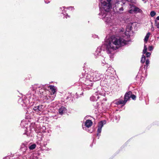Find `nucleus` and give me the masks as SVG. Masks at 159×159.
Wrapping results in <instances>:
<instances>
[{"mask_svg":"<svg viewBox=\"0 0 159 159\" xmlns=\"http://www.w3.org/2000/svg\"><path fill=\"white\" fill-rule=\"evenodd\" d=\"M72 8V7H70L69 8L70 9V8Z\"/></svg>","mask_w":159,"mask_h":159,"instance_id":"nucleus-34","label":"nucleus"},{"mask_svg":"<svg viewBox=\"0 0 159 159\" xmlns=\"http://www.w3.org/2000/svg\"><path fill=\"white\" fill-rule=\"evenodd\" d=\"M45 86V89L44 90L46 89L47 87L48 88H50V89L49 91V92L51 95L54 94L57 91V88L56 87L52 85H50L48 86V85H46Z\"/></svg>","mask_w":159,"mask_h":159,"instance_id":"nucleus-7","label":"nucleus"},{"mask_svg":"<svg viewBox=\"0 0 159 159\" xmlns=\"http://www.w3.org/2000/svg\"><path fill=\"white\" fill-rule=\"evenodd\" d=\"M146 53V56L147 57H149L151 54V53L149 52H147Z\"/></svg>","mask_w":159,"mask_h":159,"instance_id":"nucleus-24","label":"nucleus"},{"mask_svg":"<svg viewBox=\"0 0 159 159\" xmlns=\"http://www.w3.org/2000/svg\"><path fill=\"white\" fill-rule=\"evenodd\" d=\"M83 129H84V127H83Z\"/></svg>","mask_w":159,"mask_h":159,"instance_id":"nucleus-38","label":"nucleus"},{"mask_svg":"<svg viewBox=\"0 0 159 159\" xmlns=\"http://www.w3.org/2000/svg\"><path fill=\"white\" fill-rule=\"evenodd\" d=\"M36 147V144H33L30 146L29 147V148L30 150H33Z\"/></svg>","mask_w":159,"mask_h":159,"instance_id":"nucleus-17","label":"nucleus"},{"mask_svg":"<svg viewBox=\"0 0 159 159\" xmlns=\"http://www.w3.org/2000/svg\"><path fill=\"white\" fill-rule=\"evenodd\" d=\"M149 61L148 59H147L145 62L146 64L147 65H148L149 64Z\"/></svg>","mask_w":159,"mask_h":159,"instance_id":"nucleus-26","label":"nucleus"},{"mask_svg":"<svg viewBox=\"0 0 159 159\" xmlns=\"http://www.w3.org/2000/svg\"><path fill=\"white\" fill-rule=\"evenodd\" d=\"M103 99H105V101H106V100H107V99H106V98H105V99L103 98Z\"/></svg>","mask_w":159,"mask_h":159,"instance_id":"nucleus-36","label":"nucleus"},{"mask_svg":"<svg viewBox=\"0 0 159 159\" xmlns=\"http://www.w3.org/2000/svg\"><path fill=\"white\" fill-rule=\"evenodd\" d=\"M61 8L62 9V7H61Z\"/></svg>","mask_w":159,"mask_h":159,"instance_id":"nucleus-39","label":"nucleus"},{"mask_svg":"<svg viewBox=\"0 0 159 159\" xmlns=\"http://www.w3.org/2000/svg\"><path fill=\"white\" fill-rule=\"evenodd\" d=\"M129 41L125 40L122 38H116L112 36L106 41L104 44L107 53L110 58H113L115 50L121 46L128 43Z\"/></svg>","mask_w":159,"mask_h":159,"instance_id":"nucleus-2","label":"nucleus"},{"mask_svg":"<svg viewBox=\"0 0 159 159\" xmlns=\"http://www.w3.org/2000/svg\"><path fill=\"white\" fill-rule=\"evenodd\" d=\"M101 52V48L99 47L98 48L97 50L96 51L95 54L96 55L97 54L98 55H99V54Z\"/></svg>","mask_w":159,"mask_h":159,"instance_id":"nucleus-14","label":"nucleus"},{"mask_svg":"<svg viewBox=\"0 0 159 159\" xmlns=\"http://www.w3.org/2000/svg\"><path fill=\"white\" fill-rule=\"evenodd\" d=\"M143 1H144V3H145L146 2V1H145V0H142Z\"/></svg>","mask_w":159,"mask_h":159,"instance_id":"nucleus-33","label":"nucleus"},{"mask_svg":"<svg viewBox=\"0 0 159 159\" xmlns=\"http://www.w3.org/2000/svg\"><path fill=\"white\" fill-rule=\"evenodd\" d=\"M126 101H125V100H119L117 102V104L118 105L119 104H123L124 105L125 104Z\"/></svg>","mask_w":159,"mask_h":159,"instance_id":"nucleus-13","label":"nucleus"},{"mask_svg":"<svg viewBox=\"0 0 159 159\" xmlns=\"http://www.w3.org/2000/svg\"><path fill=\"white\" fill-rule=\"evenodd\" d=\"M130 6V9L129 11V13H133L134 12V13H142V11L136 6L131 5Z\"/></svg>","mask_w":159,"mask_h":159,"instance_id":"nucleus-5","label":"nucleus"},{"mask_svg":"<svg viewBox=\"0 0 159 159\" xmlns=\"http://www.w3.org/2000/svg\"><path fill=\"white\" fill-rule=\"evenodd\" d=\"M131 94V92L130 91L126 93L124 99L125 101H127L130 98Z\"/></svg>","mask_w":159,"mask_h":159,"instance_id":"nucleus-10","label":"nucleus"},{"mask_svg":"<svg viewBox=\"0 0 159 159\" xmlns=\"http://www.w3.org/2000/svg\"><path fill=\"white\" fill-rule=\"evenodd\" d=\"M156 12L154 11H152L150 12V15L152 17L156 15Z\"/></svg>","mask_w":159,"mask_h":159,"instance_id":"nucleus-20","label":"nucleus"},{"mask_svg":"<svg viewBox=\"0 0 159 159\" xmlns=\"http://www.w3.org/2000/svg\"><path fill=\"white\" fill-rule=\"evenodd\" d=\"M26 144L24 143H22L21 145V148H25L24 150H26V148L25 147Z\"/></svg>","mask_w":159,"mask_h":159,"instance_id":"nucleus-19","label":"nucleus"},{"mask_svg":"<svg viewBox=\"0 0 159 159\" xmlns=\"http://www.w3.org/2000/svg\"><path fill=\"white\" fill-rule=\"evenodd\" d=\"M46 86V85H39V84H34L32 85L30 89L31 90L33 91H37L39 92L40 94H41V93H43L42 95H43V90L45 89Z\"/></svg>","mask_w":159,"mask_h":159,"instance_id":"nucleus-3","label":"nucleus"},{"mask_svg":"<svg viewBox=\"0 0 159 159\" xmlns=\"http://www.w3.org/2000/svg\"><path fill=\"white\" fill-rule=\"evenodd\" d=\"M9 159L8 157H5L3 159Z\"/></svg>","mask_w":159,"mask_h":159,"instance_id":"nucleus-30","label":"nucleus"},{"mask_svg":"<svg viewBox=\"0 0 159 159\" xmlns=\"http://www.w3.org/2000/svg\"><path fill=\"white\" fill-rule=\"evenodd\" d=\"M93 122L91 120H87L84 123V126L88 128L90 127L92 125Z\"/></svg>","mask_w":159,"mask_h":159,"instance_id":"nucleus-9","label":"nucleus"},{"mask_svg":"<svg viewBox=\"0 0 159 159\" xmlns=\"http://www.w3.org/2000/svg\"><path fill=\"white\" fill-rule=\"evenodd\" d=\"M128 27H129V29H128V27H127V30H128V31H129V30H131V25H130H130H129L128 26Z\"/></svg>","mask_w":159,"mask_h":159,"instance_id":"nucleus-27","label":"nucleus"},{"mask_svg":"<svg viewBox=\"0 0 159 159\" xmlns=\"http://www.w3.org/2000/svg\"><path fill=\"white\" fill-rule=\"evenodd\" d=\"M51 0H44L45 2L46 3H48Z\"/></svg>","mask_w":159,"mask_h":159,"instance_id":"nucleus-28","label":"nucleus"},{"mask_svg":"<svg viewBox=\"0 0 159 159\" xmlns=\"http://www.w3.org/2000/svg\"><path fill=\"white\" fill-rule=\"evenodd\" d=\"M157 19L158 20H159V16H158L157 17Z\"/></svg>","mask_w":159,"mask_h":159,"instance_id":"nucleus-31","label":"nucleus"},{"mask_svg":"<svg viewBox=\"0 0 159 159\" xmlns=\"http://www.w3.org/2000/svg\"><path fill=\"white\" fill-rule=\"evenodd\" d=\"M146 57L145 56L143 55L141 58V61L142 63H143L145 61Z\"/></svg>","mask_w":159,"mask_h":159,"instance_id":"nucleus-18","label":"nucleus"},{"mask_svg":"<svg viewBox=\"0 0 159 159\" xmlns=\"http://www.w3.org/2000/svg\"><path fill=\"white\" fill-rule=\"evenodd\" d=\"M153 49V48L152 46H149L148 47V49L149 51L152 50Z\"/></svg>","mask_w":159,"mask_h":159,"instance_id":"nucleus-23","label":"nucleus"},{"mask_svg":"<svg viewBox=\"0 0 159 159\" xmlns=\"http://www.w3.org/2000/svg\"><path fill=\"white\" fill-rule=\"evenodd\" d=\"M106 123V122L105 120L102 121L99 123L97 134V136L99 137L100 135L99 134L101 132L102 128Z\"/></svg>","mask_w":159,"mask_h":159,"instance_id":"nucleus-6","label":"nucleus"},{"mask_svg":"<svg viewBox=\"0 0 159 159\" xmlns=\"http://www.w3.org/2000/svg\"><path fill=\"white\" fill-rule=\"evenodd\" d=\"M33 110L36 111H38V106H36V107H34V108H33Z\"/></svg>","mask_w":159,"mask_h":159,"instance_id":"nucleus-21","label":"nucleus"},{"mask_svg":"<svg viewBox=\"0 0 159 159\" xmlns=\"http://www.w3.org/2000/svg\"><path fill=\"white\" fill-rule=\"evenodd\" d=\"M156 26L158 28H159V23L156 25Z\"/></svg>","mask_w":159,"mask_h":159,"instance_id":"nucleus-29","label":"nucleus"},{"mask_svg":"<svg viewBox=\"0 0 159 159\" xmlns=\"http://www.w3.org/2000/svg\"><path fill=\"white\" fill-rule=\"evenodd\" d=\"M147 48L145 44L144 45V49H143V54H144L145 53H146L147 52Z\"/></svg>","mask_w":159,"mask_h":159,"instance_id":"nucleus-16","label":"nucleus"},{"mask_svg":"<svg viewBox=\"0 0 159 159\" xmlns=\"http://www.w3.org/2000/svg\"><path fill=\"white\" fill-rule=\"evenodd\" d=\"M127 1H132V0H127Z\"/></svg>","mask_w":159,"mask_h":159,"instance_id":"nucleus-35","label":"nucleus"},{"mask_svg":"<svg viewBox=\"0 0 159 159\" xmlns=\"http://www.w3.org/2000/svg\"><path fill=\"white\" fill-rule=\"evenodd\" d=\"M157 39H159V37H157Z\"/></svg>","mask_w":159,"mask_h":159,"instance_id":"nucleus-37","label":"nucleus"},{"mask_svg":"<svg viewBox=\"0 0 159 159\" xmlns=\"http://www.w3.org/2000/svg\"><path fill=\"white\" fill-rule=\"evenodd\" d=\"M91 76V78H90V81H97L99 80L100 79V74L98 72L95 71L94 72L92 73Z\"/></svg>","mask_w":159,"mask_h":159,"instance_id":"nucleus-4","label":"nucleus"},{"mask_svg":"<svg viewBox=\"0 0 159 159\" xmlns=\"http://www.w3.org/2000/svg\"><path fill=\"white\" fill-rule=\"evenodd\" d=\"M123 10L124 9L123 7H121L119 9V11L120 12H122L123 11Z\"/></svg>","mask_w":159,"mask_h":159,"instance_id":"nucleus-25","label":"nucleus"},{"mask_svg":"<svg viewBox=\"0 0 159 159\" xmlns=\"http://www.w3.org/2000/svg\"><path fill=\"white\" fill-rule=\"evenodd\" d=\"M150 34H151L150 32H148L145 36L144 39V42L145 43H147Z\"/></svg>","mask_w":159,"mask_h":159,"instance_id":"nucleus-12","label":"nucleus"},{"mask_svg":"<svg viewBox=\"0 0 159 159\" xmlns=\"http://www.w3.org/2000/svg\"><path fill=\"white\" fill-rule=\"evenodd\" d=\"M44 107L43 105H40L38 106L39 111H42Z\"/></svg>","mask_w":159,"mask_h":159,"instance_id":"nucleus-15","label":"nucleus"},{"mask_svg":"<svg viewBox=\"0 0 159 159\" xmlns=\"http://www.w3.org/2000/svg\"><path fill=\"white\" fill-rule=\"evenodd\" d=\"M100 3L99 6L101 12L99 14V17L102 19L107 24L110 26L113 25L112 20L110 17V15H108L107 12H108L111 8V4H120L119 1L117 0H100Z\"/></svg>","mask_w":159,"mask_h":159,"instance_id":"nucleus-1","label":"nucleus"},{"mask_svg":"<svg viewBox=\"0 0 159 159\" xmlns=\"http://www.w3.org/2000/svg\"><path fill=\"white\" fill-rule=\"evenodd\" d=\"M96 97H95L94 96H92L90 98V100L91 101H94L97 100L99 98H102L103 97L102 95H100V96H98L97 95V94H96Z\"/></svg>","mask_w":159,"mask_h":159,"instance_id":"nucleus-8","label":"nucleus"},{"mask_svg":"<svg viewBox=\"0 0 159 159\" xmlns=\"http://www.w3.org/2000/svg\"><path fill=\"white\" fill-rule=\"evenodd\" d=\"M66 109L64 107H61L59 110V112L60 114L62 115L66 112Z\"/></svg>","mask_w":159,"mask_h":159,"instance_id":"nucleus-11","label":"nucleus"},{"mask_svg":"<svg viewBox=\"0 0 159 159\" xmlns=\"http://www.w3.org/2000/svg\"><path fill=\"white\" fill-rule=\"evenodd\" d=\"M67 17H69V16H68V15H66V18H67Z\"/></svg>","mask_w":159,"mask_h":159,"instance_id":"nucleus-32","label":"nucleus"},{"mask_svg":"<svg viewBox=\"0 0 159 159\" xmlns=\"http://www.w3.org/2000/svg\"><path fill=\"white\" fill-rule=\"evenodd\" d=\"M131 98L133 99L134 100L135 99L136 97V96L134 94H131Z\"/></svg>","mask_w":159,"mask_h":159,"instance_id":"nucleus-22","label":"nucleus"}]
</instances>
